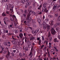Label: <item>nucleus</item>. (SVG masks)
<instances>
[{"label":"nucleus","instance_id":"nucleus-1","mask_svg":"<svg viewBox=\"0 0 60 60\" xmlns=\"http://www.w3.org/2000/svg\"><path fill=\"white\" fill-rule=\"evenodd\" d=\"M10 15L11 17H10V19L11 20V21H13L14 20V18H16V16L14 15Z\"/></svg>","mask_w":60,"mask_h":60},{"label":"nucleus","instance_id":"nucleus-2","mask_svg":"<svg viewBox=\"0 0 60 60\" xmlns=\"http://www.w3.org/2000/svg\"><path fill=\"white\" fill-rule=\"evenodd\" d=\"M42 12L44 10V11H45V12H46V13H47L48 11V10H47V9L46 7L45 6L42 7Z\"/></svg>","mask_w":60,"mask_h":60},{"label":"nucleus","instance_id":"nucleus-3","mask_svg":"<svg viewBox=\"0 0 60 60\" xmlns=\"http://www.w3.org/2000/svg\"><path fill=\"white\" fill-rule=\"evenodd\" d=\"M51 33L53 35H55L56 34V31L54 30V28H52L51 29Z\"/></svg>","mask_w":60,"mask_h":60},{"label":"nucleus","instance_id":"nucleus-4","mask_svg":"<svg viewBox=\"0 0 60 60\" xmlns=\"http://www.w3.org/2000/svg\"><path fill=\"white\" fill-rule=\"evenodd\" d=\"M28 11L29 12V13L28 14L27 16H30L33 13V11L30 10H28Z\"/></svg>","mask_w":60,"mask_h":60},{"label":"nucleus","instance_id":"nucleus-5","mask_svg":"<svg viewBox=\"0 0 60 60\" xmlns=\"http://www.w3.org/2000/svg\"><path fill=\"white\" fill-rule=\"evenodd\" d=\"M10 52L9 51H8V53L6 55V57L7 58H10Z\"/></svg>","mask_w":60,"mask_h":60},{"label":"nucleus","instance_id":"nucleus-6","mask_svg":"<svg viewBox=\"0 0 60 60\" xmlns=\"http://www.w3.org/2000/svg\"><path fill=\"white\" fill-rule=\"evenodd\" d=\"M30 4H31L30 2H27L26 3V4L25 6V7L26 8H27V7H28V6H29L30 5Z\"/></svg>","mask_w":60,"mask_h":60},{"label":"nucleus","instance_id":"nucleus-7","mask_svg":"<svg viewBox=\"0 0 60 60\" xmlns=\"http://www.w3.org/2000/svg\"><path fill=\"white\" fill-rule=\"evenodd\" d=\"M14 45H16L17 44V42L15 40H13L11 41Z\"/></svg>","mask_w":60,"mask_h":60},{"label":"nucleus","instance_id":"nucleus-8","mask_svg":"<svg viewBox=\"0 0 60 60\" xmlns=\"http://www.w3.org/2000/svg\"><path fill=\"white\" fill-rule=\"evenodd\" d=\"M4 20L6 21V22H8L9 21V20H8V18L6 17H5L4 19Z\"/></svg>","mask_w":60,"mask_h":60},{"label":"nucleus","instance_id":"nucleus-9","mask_svg":"<svg viewBox=\"0 0 60 60\" xmlns=\"http://www.w3.org/2000/svg\"><path fill=\"white\" fill-rule=\"evenodd\" d=\"M57 6V5L56 4L53 7V11H54L56 9V6Z\"/></svg>","mask_w":60,"mask_h":60},{"label":"nucleus","instance_id":"nucleus-10","mask_svg":"<svg viewBox=\"0 0 60 60\" xmlns=\"http://www.w3.org/2000/svg\"><path fill=\"white\" fill-rule=\"evenodd\" d=\"M4 43L5 46H8V43L7 41H4Z\"/></svg>","mask_w":60,"mask_h":60},{"label":"nucleus","instance_id":"nucleus-11","mask_svg":"<svg viewBox=\"0 0 60 60\" xmlns=\"http://www.w3.org/2000/svg\"><path fill=\"white\" fill-rule=\"evenodd\" d=\"M23 36V34H22V33H20L19 34V36L20 38L21 39H22V37Z\"/></svg>","mask_w":60,"mask_h":60},{"label":"nucleus","instance_id":"nucleus-12","mask_svg":"<svg viewBox=\"0 0 60 60\" xmlns=\"http://www.w3.org/2000/svg\"><path fill=\"white\" fill-rule=\"evenodd\" d=\"M28 17L26 18V19L27 20L31 19V18L30 17H29V16H28Z\"/></svg>","mask_w":60,"mask_h":60},{"label":"nucleus","instance_id":"nucleus-13","mask_svg":"<svg viewBox=\"0 0 60 60\" xmlns=\"http://www.w3.org/2000/svg\"><path fill=\"white\" fill-rule=\"evenodd\" d=\"M38 21L39 23V25H40V23H41V19L40 18L38 19Z\"/></svg>","mask_w":60,"mask_h":60},{"label":"nucleus","instance_id":"nucleus-14","mask_svg":"<svg viewBox=\"0 0 60 60\" xmlns=\"http://www.w3.org/2000/svg\"><path fill=\"white\" fill-rule=\"evenodd\" d=\"M14 25L15 27V28H17L18 27V26L17 25V23H15V22H14Z\"/></svg>","mask_w":60,"mask_h":60},{"label":"nucleus","instance_id":"nucleus-15","mask_svg":"<svg viewBox=\"0 0 60 60\" xmlns=\"http://www.w3.org/2000/svg\"><path fill=\"white\" fill-rule=\"evenodd\" d=\"M51 22V23L50 24V25L51 26H52L53 25V23H54V21H51L50 22Z\"/></svg>","mask_w":60,"mask_h":60},{"label":"nucleus","instance_id":"nucleus-16","mask_svg":"<svg viewBox=\"0 0 60 60\" xmlns=\"http://www.w3.org/2000/svg\"><path fill=\"white\" fill-rule=\"evenodd\" d=\"M29 39L30 40V41H31L32 40L33 41H34L33 39V38L31 37H30L29 38Z\"/></svg>","mask_w":60,"mask_h":60},{"label":"nucleus","instance_id":"nucleus-17","mask_svg":"<svg viewBox=\"0 0 60 60\" xmlns=\"http://www.w3.org/2000/svg\"><path fill=\"white\" fill-rule=\"evenodd\" d=\"M37 3L35 2H34L33 3V5L34 6L35 5H36Z\"/></svg>","mask_w":60,"mask_h":60},{"label":"nucleus","instance_id":"nucleus-18","mask_svg":"<svg viewBox=\"0 0 60 60\" xmlns=\"http://www.w3.org/2000/svg\"><path fill=\"white\" fill-rule=\"evenodd\" d=\"M43 26V28L44 29H46L47 28V26L46 25H44Z\"/></svg>","mask_w":60,"mask_h":60},{"label":"nucleus","instance_id":"nucleus-19","mask_svg":"<svg viewBox=\"0 0 60 60\" xmlns=\"http://www.w3.org/2000/svg\"><path fill=\"white\" fill-rule=\"evenodd\" d=\"M32 32L34 34H36V33H35V31L33 30H32Z\"/></svg>","mask_w":60,"mask_h":60},{"label":"nucleus","instance_id":"nucleus-20","mask_svg":"<svg viewBox=\"0 0 60 60\" xmlns=\"http://www.w3.org/2000/svg\"><path fill=\"white\" fill-rule=\"evenodd\" d=\"M12 25H10L9 26H8V28L9 29H11V27H12Z\"/></svg>","mask_w":60,"mask_h":60},{"label":"nucleus","instance_id":"nucleus-21","mask_svg":"<svg viewBox=\"0 0 60 60\" xmlns=\"http://www.w3.org/2000/svg\"><path fill=\"white\" fill-rule=\"evenodd\" d=\"M21 3L22 4H25V0H22L21 1Z\"/></svg>","mask_w":60,"mask_h":60},{"label":"nucleus","instance_id":"nucleus-22","mask_svg":"<svg viewBox=\"0 0 60 60\" xmlns=\"http://www.w3.org/2000/svg\"><path fill=\"white\" fill-rule=\"evenodd\" d=\"M19 56H20L21 57H22V53H19Z\"/></svg>","mask_w":60,"mask_h":60},{"label":"nucleus","instance_id":"nucleus-23","mask_svg":"<svg viewBox=\"0 0 60 60\" xmlns=\"http://www.w3.org/2000/svg\"><path fill=\"white\" fill-rule=\"evenodd\" d=\"M27 48H30L31 47V45H27Z\"/></svg>","mask_w":60,"mask_h":60},{"label":"nucleus","instance_id":"nucleus-24","mask_svg":"<svg viewBox=\"0 0 60 60\" xmlns=\"http://www.w3.org/2000/svg\"><path fill=\"white\" fill-rule=\"evenodd\" d=\"M3 53L4 54H7V51L5 50V51H4L3 52Z\"/></svg>","mask_w":60,"mask_h":60},{"label":"nucleus","instance_id":"nucleus-25","mask_svg":"<svg viewBox=\"0 0 60 60\" xmlns=\"http://www.w3.org/2000/svg\"><path fill=\"white\" fill-rule=\"evenodd\" d=\"M29 55L30 56V57H32V56H33V55L32 54V52H30V54Z\"/></svg>","mask_w":60,"mask_h":60},{"label":"nucleus","instance_id":"nucleus-26","mask_svg":"<svg viewBox=\"0 0 60 60\" xmlns=\"http://www.w3.org/2000/svg\"><path fill=\"white\" fill-rule=\"evenodd\" d=\"M4 30H4V29H3L2 32H1V33L2 34H3L4 33Z\"/></svg>","mask_w":60,"mask_h":60},{"label":"nucleus","instance_id":"nucleus-27","mask_svg":"<svg viewBox=\"0 0 60 60\" xmlns=\"http://www.w3.org/2000/svg\"><path fill=\"white\" fill-rule=\"evenodd\" d=\"M49 41L51 42V41L52 39V37H51L50 38H49Z\"/></svg>","mask_w":60,"mask_h":60},{"label":"nucleus","instance_id":"nucleus-28","mask_svg":"<svg viewBox=\"0 0 60 60\" xmlns=\"http://www.w3.org/2000/svg\"><path fill=\"white\" fill-rule=\"evenodd\" d=\"M39 29H37L36 30H35V33H38V32H39Z\"/></svg>","mask_w":60,"mask_h":60},{"label":"nucleus","instance_id":"nucleus-29","mask_svg":"<svg viewBox=\"0 0 60 60\" xmlns=\"http://www.w3.org/2000/svg\"><path fill=\"white\" fill-rule=\"evenodd\" d=\"M57 26V25L56 24H55L54 25V28H56V26Z\"/></svg>","mask_w":60,"mask_h":60},{"label":"nucleus","instance_id":"nucleus-30","mask_svg":"<svg viewBox=\"0 0 60 60\" xmlns=\"http://www.w3.org/2000/svg\"><path fill=\"white\" fill-rule=\"evenodd\" d=\"M25 50L26 51H28V48L26 47L25 48Z\"/></svg>","mask_w":60,"mask_h":60},{"label":"nucleus","instance_id":"nucleus-31","mask_svg":"<svg viewBox=\"0 0 60 60\" xmlns=\"http://www.w3.org/2000/svg\"><path fill=\"white\" fill-rule=\"evenodd\" d=\"M50 32H49V35L48 36V37H50Z\"/></svg>","mask_w":60,"mask_h":60},{"label":"nucleus","instance_id":"nucleus-32","mask_svg":"<svg viewBox=\"0 0 60 60\" xmlns=\"http://www.w3.org/2000/svg\"><path fill=\"white\" fill-rule=\"evenodd\" d=\"M54 42H58V41L56 40V38H55L54 39Z\"/></svg>","mask_w":60,"mask_h":60},{"label":"nucleus","instance_id":"nucleus-33","mask_svg":"<svg viewBox=\"0 0 60 60\" xmlns=\"http://www.w3.org/2000/svg\"><path fill=\"white\" fill-rule=\"evenodd\" d=\"M49 18H53V16L51 15H49Z\"/></svg>","mask_w":60,"mask_h":60},{"label":"nucleus","instance_id":"nucleus-34","mask_svg":"<svg viewBox=\"0 0 60 60\" xmlns=\"http://www.w3.org/2000/svg\"><path fill=\"white\" fill-rule=\"evenodd\" d=\"M58 20L59 21H60V16H59V17L58 18Z\"/></svg>","mask_w":60,"mask_h":60},{"label":"nucleus","instance_id":"nucleus-35","mask_svg":"<svg viewBox=\"0 0 60 60\" xmlns=\"http://www.w3.org/2000/svg\"><path fill=\"white\" fill-rule=\"evenodd\" d=\"M27 10H25L24 11V14H26V13H27Z\"/></svg>","mask_w":60,"mask_h":60},{"label":"nucleus","instance_id":"nucleus-36","mask_svg":"<svg viewBox=\"0 0 60 60\" xmlns=\"http://www.w3.org/2000/svg\"><path fill=\"white\" fill-rule=\"evenodd\" d=\"M27 44H29L30 43H31V42H30L29 41H27Z\"/></svg>","mask_w":60,"mask_h":60},{"label":"nucleus","instance_id":"nucleus-37","mask_svg":"<svg viewBox=\"0 0 60 60\" xmlns=\"http://www.w3.org/2000/svg\"><path fill=\"white\" fill-rule=\"evenodd\" d=\"M15 33L16 34L18 33V32H19V31L17 30H15Z\"/></svg>","mask_w":60,"mask_h":60},{"label":"nucleus","instance_id":"nucleus-38","mask_svg":"<svg viewBox=\"0 0 60 60\" xmlns=\"http://www.w3.org/2000/svg\"><path fill=\"white\" fill-rule=\"evenodd\" d=\"M60 29V28L59 27H57L56 28V31H58V30H59V29Z\"/></svg>","mask_w":60,"mask_h":60},{"label":"nucleus","instance_id":"nucleus-39","mask_svg":"<svg viewBox=\"0 0 60 60\" xmlns=\"http://www.w3.org/2000/svg\"><path fill=\"white\" fill-rule=\"evenodd\" d=\"M56 24L57 25V26L58 25H59L60 24V23L59 22H58Z\"/></svg>","mask_w":60,"mask_h":60},{"label":"nucleus","instance_id":"nucleus-40","mask_svg":"<svg viewBox=\"0 0 60 60\" xmlns=\"http://www.w3.org/2000/svg\"><path fill=\"white\" fill-rule=\"evenodd\" d=\"M43 25V24H41L40 25V27H42Z\"/></svg>","mask_w":60,"mask_h":60},{"label":"nucleus","instance_id":"nucleus-41","mask_svg":"<svg viewBox=\"0 0 60 60\" xmlns=\"http://www.w3.org/2000/svg\"><path fill=\"white\" fill-rule=\"evenodd\" d=\"M23 16L25 18H26V15L25 14H23Z\"/></svg>","mask_w":60,"mask_h":60},{"label":"nucleus","instance_id":"nucleus-42","mask_svg":"<svg viewBox=\"0 0 60 60\" xmlns=\"http://www.w3.org/2000/svg\"><path fill=\"white\" fill-rule=\"evenodd\" d=\"M60 5H58V6L56 8V9H58L59 8H60Z\"/></svg>","mask_w":60,"mask_h":60},{"label":"nucleus","instance_id":"nucleus-43","mask_svg":"<svg viewBox=\"0 0 60 60\" xmlns=\"http://www.w3.org/2000/svg\"><path fill=\"white\" fill-rule=\"evenodd\" d=\"M11 55L12 56H14V53H11Z\"/></svg>","mask_w":60,"mask_h":60},{"label":"nucleus","instance_id":"nucleus-44","mask_svg":"<svg viewBox=\"0 0 60 60\" xmlns=\"http://www.w3.org/2000/svg\"><path fill=\"white\" fill-rule=\"evenodd\" d=\"M50 27V26L49 25H48L47 26V29H49L50 28L49 27Z\"/></svg>","mask_w":60,"mask_h":60},{"label":"nucleus","instance_id":"nucleus-45","mask_svg":"<svg viewBox=\"0 0 60 60\" xmlns=\"http://www.w3.org/2000/svg\"><path fill=\"white\" fill-rule=\"evenodd\" d=\"M54 4V2H52L51 3V5H53Z\"/></svg>","mask_w":60,"mask_h":60},{"label":"nucleus","instance_id":"nucleus-46","mask_svg":"<svg viewBox=\"0 0 60 60\" xmlns=\"http://www.w3.org/2000/svg\"><path fill=\"white\" fill-rule=\"evenodd\" d=\"M58 14H57L55 15V16L56 17H57L58 16Z\"/></svg>","mask_w":60,"mask_h":60},{"label":"nucleus","instance_id":"nucleus-47","mask_svg":"<svg viewBox=\"0 0 60 60\" xmlns=\"http://www.w3.org/2000/svg\"><path fill=\"white\" fill-rule=\"evenodd\" d=\"M42 39L43 41V40H44V37H43V36H42Z\"/></svg>","mask_w":60,"mask_h":60},{"label":"nucleus","instance_id":"nucleus-48","mask_svg":"<svg viewBox=\"0 0 60 60\" xmlns=\"http://www.w3.org/2000/svg\"><path fill=\"white\" fill-rule=\"evenodd\" d=\"M44 46L43 45H42L41 46V49H42V48H43V47H44Z\"/></svg>","mask_w":60,"mask_h":60},{"label":"nucleus","instance_id":"nucleus-49","mask_svg":"<svg viewBox=\"0 0 60 60\" xmlns=\"http://www.w3.org/2000/svg\"><path fill=\"white\" fill-rule=\"evenodd\" d=\"M2 15H3V16H5L6 15H5V14H4V13H2Z\"/></svg>","mask_w":60,"mask_h":60},{"label":"nucleus","instance_id":"nucleus-50","mask_svg":"<svg viewBox=\"0 0 60 60\" xmlns=\"http://www.w3.org/2000/svg\"><path fill=\"white\" fill-rule=\"evenodd\" d=\"M11 33H9L8 34V35H11Z\"/></svg>","mask_w":60,"mask_h":60},{"label":"nucleus","instance_id":"nucleus-51","mask_svg":"<svg viewBox=\"0 0 60 60\" xmlns=\"http://www.w3.org/2000/svg\"><path fill=\"white\" fill-rule=\"evenodd\" d=\"M10 10H11V11L12 12H13V8H12L11 9H10Z\"/></svg>","mask_w":60,"mask_h":60},{"label":"nucleus","instance_id":"nucleus-52","mask_svg":"<svg viewBox=\"0 0 60 60\" xmlns=\"http://www.w3.org/2000/svg\"><path fill=\"white\" fill-rule=\"evenodd\" d=\"M47 21H48V19H45V22H47Z\"/></svg>","mask_w":60,"mask_h":60},{"label":"nucleus","instance_id":"nucleus-53","mask_svg":"<svg viewBox=\"0 0 60 60\" xmlns=\"http://www.w3.org/2000/svg\"><path fill=\"white\" fill-rule=\"evenodd\" d=\"M43 24V25H45V22H43V24Z\"/></svg>","mask_w":60,"mask_h":60},{"label":"nucleus","instance_id":"nucleus-54","mask_svg":"<svg viewBox=\"0 0 60 60\" xmlns=\"http://www.w3.org/2000/svg\"><path fill=\"white\" fill-rule=\"evenodd\" d=\"M47 5V3H45L43 5V6H45V5Z\"/></svg>","mask_w":60,"mask_h":60},{"label":"nucleus","instance_id":"nucleus-55","mask_svg":"<svg viewBox=\"0 0 60 60\" xmlns=\"http://www.w3.org/2000/svg\"><path fill=\"white\" fill-rule=\"evenodd\" d=\"M41 40H39V43H41Z\"/></svg>","mask_w":60,"mask_h":60},{"label":"nucleus","instance_id":"nucleus-56","mask_svg":"<svg viewBox=\"0 0 60 60\" xmlns=\"http://www.w3.org/2000/svg\"><path fill=\"white\" fill-rule=\"evenodd\" d=\"M4 48L3 47L2 48V51H4Z\"/></svg>","mask_w":60,"mask_h":60},{"label":"nucleus","instance_id":"nucleus-57","mask_svg":"<svg viewBox=\"0 0 60 60\" xmlns=\"http://www.w3.org/2000/svg\"><path fill=\"white\" fill-rule=\"evenodd\" d=\"M29 0H24L25 2H28Z\"/></svg>","mask_w":60,"mask_h":60},{"label":"nucleus","instance_id":"nucleus-58","mask_svg":"<svg viewBox=\"0 0 60 60\" xmlns=\"http://www.w3.org/2000/svg\"><path fill=\"white\" fill-rule=\"evenodd\" d=\"M25 53H23V55L24 57H25Z\"/></svg>","mask_w":60,"mask_h":60},{"label":"nucleus","instance_id":"nucleus-59","mask_svg":"<svg viewBox=\"0 0 60 60\" xmlns=\"http://www.w3.org/2000/svg\"><path fill=\"white\" fill-rule=\"evenodd\" d=\"M49 29H47V32H49Z\"/></svg>","mask_w":60,"mask_h":60},{"label":"nucleus","instance_id":"nucleus-60","mask_svg":"<svg viewBox=\"0 0 60 60\" xmlns=\"http://www.w3.org/2000/svg\"><path fill=\"white\" fill-rule=\"evenodd\" d=\"M33 14H36V13L34 12H33Z\"/></svg>","mask_w":60,"mask_h":60},{"label":"nucleus","instance_id":"nucleus-61","mask_svg":"<svg viewBox=\"0 0 60 60\" xmlns=\"http://www.w3.org/2000/svg\"><path fill=\"white\" fill-rule=\"evenodd\" d=\"M6 33H8V30H6Z\"/></svg>","mask_w":60,"mask_h":60},{"label":"nucleus","instance_id":"nucleus-62","mask_svg":"<svg viewBox=\"0 0 60 60\" xmlns=\"http://www.w3.org/2000/svg\"><path fill=\"white\" fill-rule=\"evenodd\" d=\"M9 7H11V5L10 4H9Z\"/></svg>","mask_w":60,"mask_h":60},{"label":"nucleus","instance_id":"nucleus-63","mask_svg":"<svg viewBox=\"0 0 60 60\" xmlns=\"http://www.w3.org/2000/svg\"><path fill=\"white\" fill-rule=\"evenodd\" d=\"M45 42H46V44H47V45H48V42H47V41H46Z\"/></svg>","mask_w":60,"mask_h":60},{"label":"nucleus","instance_id":"nucleus-64","mask_svg":"<svg viewBox=\"0 0 60 60\" xmlns=\"http://www.w3.org/2000/svg\"><path fill=\"white\" fill-rule=\"evenodd\" d=\"M37 40H40V38H37Z\"/></svg>","mask_w":60,"mask_h":60}]
</instances>
